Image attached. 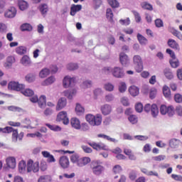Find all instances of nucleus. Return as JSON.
<instances>
[{
    "instance_id": "64",
    "label": "nucleus",
    "mask_w": 182,
    "mask_h": 182,
    "mask_svg": "<svg viewBox=\"0 0 182 182\" xmlns=\"http://www.w3.org/2000/svg\"><path fill=\"white\" fill-rule=\"evenodd\" d=\"M171 178H173L176 181H182L181 175L172 174Z\"/></svg>"
},
{
    "instance_id": "25",
    "label": "nucleus",
    "mask_w": 182,
    "mask_h": 182,
    "mask_svg": "<svg viewBox=\"0 0 182 182\" xmlns=\"http://www.w3.org/2000/svg\"><path fill=\"white\" fill-rule=\"evenodd\" d=\"M49 75H50V70H49V68H43L39 73V76L42 79L48 77Z\"/></svg>"
},
{
    "instance_id": "24",
    "label": "nucleus",
    "mask_w": 182,
    "mask_h": 182,
    "mask_svg": "<svg viewBox=\"0 0 182 182\" xmlns=\"http://www.w3.org/2000/svg\"><path fill=\"white\" fill-rule=\"evenodd\" d=\"M124 153L126 156H128L129 160H136V156L133 154V151L130 149H124Z\"/></svg>"
},
{
    "instance_id": "33",
    "label": "nucleus",
    "mask_w": 182,
    "mask_h": 182,
    "mask_svg": "<svg viewBox=\"0 0 182 182\" xmlns=\"http://www.w3.org/2000/svg\"><path fill=\"white\" fill-rule=\"evenodd\" d=\"M21 92L22 93V95H23L24 96H27L28 97H31V96H33L34 95V92L33 90H32L31 89L27 88V89H23L21 91Z\"/></svg>"
},
{
    "instance_id": "6",
    "label": "nucleus",
    "mask_w": 182,
    "mask_h": 182,
    "mask_svg": "<svg viewBox=\"0 0 182 182\" xmlns=\"http://www.w3.org/2000/svg\"><path fill=\"white\" fill-rule=\"evenodd\" d=\"M9 90H14L15 92H21L25 89V85L20 84L18 82L11 81L8 84Z\"/></svg>"
},
{
    "instance_id": "54",
    "label": "nucleus",
    "mask_w": 182,
    "mask_h": 182,
    "mask_svg": "<svg viewBox=\"0 0 182 182\" xmlns=\"http://www.w3.org/2000/svg\"><path fill=\"white\" fill-rule=\"evenodd\" d=\"M26 82H28L29 83L34 82L35 80V75L33 74H28L26 76Z\"/></svg>"
},
{
    "instance_id": "26",
    "label": "nucleus",
    "mask_w": 182,
    "mask_h": 182,
    "mask_svg": "<svg viewBox=\"0 0 182 182\" xmlns=\"http://www.w3.org/2000/svg\"><path fill=\"white\" fill-rule=\"evenodd\" d=\"M129 92L134 97L137 96L139 93V88L134 85H132L129 88Z\"/></svg>"
},
{
    "instance_id": "41",
    "label": "nucleus",
    "mask_w": 182,
    "mask_h": 182,
    "mask_svg": "<svg viewBox=\"0 0 182 182\" xmlns=\"http://www.w3.org/2000/svg\"><path fill=\"white\" fill-rule=\"evenodd\" d=\"M75 112L77 114L80 115L85 113V108L80 105V104H77L75 107Z\"/></svg>"
},
{
    "instance_id": "34",
    "label": "nucleus",
    "mask_w": 182,
    "mask_h": 182,
    "mask_svg": "<svg viewBox=\"0 0 182 182\" xmlns=\"http://www.w3.org/2000/svg\"><path fill=\"white\" fill-rule=\"evenodd\" d=\"M26 170V162L25 161H21L18 164V171L19 173H25Z\"/></svg>"
},
{
    "instance_id": "10",
    "label": "nucleus",
    "mask_w": 182,
    "mask_h": 182,
    "mask_svg": "<svg viewBox=\"0 0 182 182\" xmlns=\"http://www.w3.org/2000/svg\"><path fill=\"white\" fill-rule=\"evenodd\" d=\"M59 164L62 168H69L70 166V161H69V158L66 156H63L59 159Z\"/></svg>"
},
{
    "instance_id": "4",
    "label": "nucleus",
    "mask_w": 182,
    "mask_h": 182,
    "mask_svg": "<svg viewBox=\"0 0 182 182\" xmlns=\"http://www.w3.org/2000/svg\"><path fill=\"white\" fill-rule=\"evenodd\" d=\"M134 65H135V70L137 73H140L143 72V60L141 59V56L139 55H136L133 57Z\"/></svg>"
},
{
    "instance_id": "32",
    "label": "nucleus",
    "mask_w": 182,
    "mask_h": 182,
    "mask_svg": "<svg viewBox=\"0 0 182 182\" xmlns=\"http://www.w3.org/2000/svg\"><path fill=\"white\" fill-rule=\"evenodd\" d=\"M38 9L42 14V15H45V14H47L49 11V9L48 7V4H42L38 6Z\"/></svg>"
},
{
    "instance_id": "11",
    "label": "nucleus",
    "mask_w": 182,
    "mask_h": 182,
    "mask_svg": "<svg viewBox=\"0 0 182 182\" xmlns=\"http://www.w3.org/2000/svg\"><path fill=\"white\" fill-rule=\"evenodd\" d=\"M75 80H76V78L75 77L65 76L63 80V87L65 88L70 87V86H73V85H75Z\"/></svg>"
},
{
    "instance_id": "27",
    "label": "nucleus",
    "mask_w": 182,
    "mask_h": 182,
    "mask_svg": "<svg viewBox=\"0 0 182 182\" xmlns=\"http://www.w3.org/2000/svg\"><path fill=\"white\" fill-rule=\"evenodd\" d=\"M181 142L178 139H173L169 141V146L172 149H177Z\"/></svg>"
},
{
    "instance_id": "50",
    "label": "nucleus",
    "mask_w": 182,
    "mask_h": 182,
    "mask_svg": "<svg viewBox=\"0 0 182 182\" xmlns=\"http://www.w3.org/2000/svg\"><path fill=\"white\" fill-rule=\"evenodd\" d=\"M79 66L76 63H70L67 65V69L68 70H76Z\"/></svg>"
},
{
    "instance_id": "52",
    "label": "nucleus",
    "mask_w": 182,
    "mask_h": 182,
    "mask_svg": "<svg viewBox=\"0 0 182 182\" xmlns=\"http://www.w3.org/2000/svg\"><path fill=\"white\" fill-rule=\"evenodd\" d=\"M0 133H12V127H6L4 128H0Z\"/></svg>"
},
{
    "instance_id": "63",
    "label": "nucleus",
    "mask_w": 182,
    "mask_h": 182,
    "mask_svg": "<svg viewBox=\"0 0 182 182\" xmlns=\"http://www.w3.org/2000/svg\"><path fill=\"white\" fill-rule=\"evenodd\" d=\"M8 110L10 112H21V108L16 106H9L8 107Z\"/></svg>"
},
{
    "instance_id": "49",
    "label": "nucleus",
    "mask_w": 182,
    "mask_h": 182,
    "mask_svg": "<svg viewBox=\"0 0 182 182\" xmlns=\"http://www.w3.org/2000/svg\"><path fill=\"white\" fill-rule=\"evenodd\" d=\"M106 16L109 21H113V11H112V9H107Z\"/></svg>"
},
{
    "instance_id": "62",
    "label": "nucleus",
    "mask_w": 182,
    "mask_h": 182,
    "mask_svg": "<svg viewBox=\"0 0 182 182\" xmlns=\"http://www.w3.org/2000/svg\"><path fill=\"white\" fill-rule=\"evenodd\" d=\"M166 52L171 56L172 59H176V53H174V51H173L171 49L167 48Z\"/></svg>"
},
{
    "instance_id": "18",
    "label": "nucleus",
    "mask_w": 182,
    "mask_h": 182,
    "mask_svg": "<svg viewBox=\"0 0 182 182\" xmlns=\"http://www.w3.org/2000/svg\"><path fill=\"white\" fill-rule=\"evenodd\" d=\"M6 161L9 168H15V167H16V159L15 157L10 156L6 159Z\"/></svg>"
},
{
    "instance_id": "42",
    "label": "nucleus",
    "mask_w": 182,
    "mask_h": 182,
    "mask_svg": "<svg viewBox=\"0 0 182 182\" xmlns=\"http://www.w3.org/2000/svg\"><path fill=\"white\" fill-rule=\"evenodd\" d=\"M46 126L50 129V130H53V132H60L62 128L58 125H51L50 124H46Z\"/></svg>"
},
{
    "instance_id": "51",
    "label": "nucleus",
    "mask_w": 182,
    "mask_h": 182,
    "mask_svg": "<svg viewBox=\"0 0 182 182\" xmlns=\"http://www.w3.org/2000/svg\"><path fill=\"white\" fill-rule=\"evenodd\" d=\"M135 110L137 113H141V112H143V104H141V102L136 104Z\"/></svg>"
},
{
    "instance_id": "36",
    "label": "nucleus",
    "mask_w": 182,
    "mask_h": 182,
    "mask_svg": "<svg viewBox=\"0 0 182 182\" xmlns=\"http://www.w3.org/2000/svg\"><path fill=\"white\" fill-rule=\"evenodd\" d=\"M18 5L21 11H25L26 9H28V3L23 0L18 1Z\"/></svg>"
},
{
    "instance_id": "17",
    "label": "nucleus",
    "mask_w": 182,
    "mask_h": 182,
    "mask_svg": "<svg viewBox=\"0 0 182 182\" xmlns=\"http://www.w3.org/2000/svg\"><path fill=\"white\" fill-rule=\"evenodd\" d=\"M168 46L171 48V49H174V50H180V46L175 40L169 38L167 42Z\"/></svg>"
},
{
    "instance_id": "7",
    "label": "nucleus",
    "mask_w": 182,
    "mask_h": 182,
    "mask_svg": "<svg viewBox=\"0 0 182 182\" xmlns=\"http://www.w3.org/2000/svg\"><path fill=\"white\" fill-rule=\"evenodd\" d=\"M33 171V173H38L39 171V162L33 163L32 159H29L27 162V172L31 173Z\"/></svg>"
},
{
    "instance_id": "22",
    "label": "nucleus",
    "mask_w": 182,
    "mask_h": 182,
    "mask_svg": "<svg viewBox=\"0 0 182 182\" xmlns=\"http://www.w3.org/2000/svg\"><path fill=\"white\" fill-rule=\"evenodd\" d=\"M162 90L164 96L166 97V99L170 100V99H171V90H170V87H168L167 85H164Z\"/></svg>"
},
{
    "instance_id": "20",
    "label": "nucleus",
    "mask_w": 182,
    "mask_h": 182,
    "mask_svg": "<svg viewBox=\"0 0 182 182\" xmlns=\"http://www.w3.org/2000/svg\"><path fill=\"white\" fill-rule=\"evenodd\" d=\"M70 124L72 127L76 129L77 130H80L81 125H80V120L76 117H73L70 119Z\"/></svg>"
},
{
    "instance_id": "9",
    "label": "nucleus",
    "mask_w": 182,
    "mask_h": 182,
    "mask_svg": "<svg viewBox=\"0 0 182 182\" xmlns=\"http://www.w3.org/2000/svg\"><path fill=\"white\" fill-rule=\"evenodd\" d=\"M112 73L114 77H117L118 79H122V77H124V71L120 67H114L112 70Z\"/></svg>"
},
{
    "instance_id": "38",
    "label": "nucleus",
    "mask_w": 182,
    "mask_h": 182,
    "mask_svg": "<svg viewBox=\"0 0 182 182\" xmlns=\"http://www.w3.org/2000/svg\"><path fill=\"white\" fill-rule=\"evenodd\" d=\"M136 36L141 45H146L147 43V38H146V37H144L143 35L138 33Z\"/></svg>"
},
{
    "instance_id": "39",
    "label": "nucleus",
    "mask_w": 182,
    "mask_h": 182,
    "mask_svg": "<svg viewBox=\"0 0 182 182\" xmlns=\"http://www.w3.org/2000/svg\"><path fill=\"white\" fill-rule=\"evenodd\" d=\"M142 9H146V11H153V6L146 1H144L141 4Z\"/></svg>"
},
{
    "instance_id": "14",
    "label": "nucleus",
    "mask_w": 182,
    "mask_h": 182,
    "mask_svg": "<svg viewBox=\"0 0 182 182\" xmlns=\"http://www.w3.org/2000/svg\"><path fill=\"white\" fill-rule=\"evenodd\" d=\"M119 62L121 65H122V66H126V65H129V63H130V59L129 58V55H127L124 53H120Z\"/></svg>"
},
{
    "instance_id": "46",
    "label": "nucleus",
    "mask_w": 182,
    "mask_h": 182,
    "mask_svg": "<svg viewBox=\"0 0 182 182\" xmlns=\"http://www.w3.org/2000/svg\"><path fill=\"white\" fill-rule=\"evenodd\" d=\"M104 89L107 90V92H113V90H114V85L110 82H108L105 84Z\"/></svg>"
},
{
    "instance_id": "16",
    "label": "nucleus",
    "mask_w": 182,
    "mask_h": 182,
    "mask_svg": "<svg viewBox=\"0 0 182 182\" xmlns=\"http://www.w3.org/2000/svg\"><path fill=\"white\" fill-rule=\"evenodd\" d=\"M12 139L13 140H15V141H18V140H22L23 139V132H21L20 134H18V129H14L12 128Z\"/></svg>"
},
{
    "instance_id": "15",
    "label": "nucleus",
    "mask_w": 182,
    "mask_h": 182,
    "mask_svg": "<svg viewBox=\"0 0 182 182\" xmlns=\"http://www.w3.org/2000/svg\"><path fill=\"white\" fill-rule=\"evenodd\" d=\"M5 18H15L16 16V9L15 7H10L4 13Z\"/></svg>"
},
{
    "instance_id": "21",
    "label": "nucleus",
    "mask_w": 182,
    "mask_h": 182,
    "mask_svg": "<svg viewBox=\"0 0 182 182\" xmlns=\"http://www.w3.org/2000/svg\"><path fill=\"white\" fill-rule=\"evenodd\" d=\"M101 112L104 116H107V114H110L112 113V106L109 105H104L101 107Z\"/></svg>"
},
{
    "instance_id": "56",
    "label": "nucleus",
    "mask_w": 182,
    "mask_h": 182,
    "mask_svg": "<svg viewBox=\"0 0 182 182\" xmlns=\"http://www.w3.org/2000/svg\"><path fill=\"white\" fill-rule=\"evenodd\" d=\"M121 103L123 105V106H129L130 103L129 102V98L126 97H123L121 98Z\"/></svg>"
},
{
    "instance_id": "5",
    "label": "nucleus",
    "mask_w": 182,
    "mask_h": 182,
    "mask_svg": "<svg viewBox=\"0 0 182 182\" xmlns=\"http://www.w3.org/2000/svg\"><path fill=\"white\" fill-rule=\"evenodd\" d=\"M161 114H168L169 117L174 116V107L173 105L166 107L165 105H162L160 107Z\"/></svg>"
},
{
    "instance_id": "57",
    "label": "nucleus",
    "mask_w": 182,
    "mask_h": 182,
    "mask_svg": "<svg viewBox=\"0 0 182 182\" xmlns=\"http://www.w3.org/2000/svg\"><path fill=\"white\" fill-rule=\"evenodd\" d=\"M156 95H157V90L156 88H152L149 92L150 99H154V97H156Z\"/></svg>"
},
{
    "instance_id": "58",
    "label": "nucleus",
    "mask_w": 182,
    "mask_h": 182,
    "mask_svg": "<svg viewBox=\"0 0 182 182\" xmlns=\"http://www.w3.org/2000/svg\"><path fill=\"white\" fill-rule=\"evenodd\" d=\"M174 100L176 103H182V95L181 94H175Z\"/></svg>"
},
{
    "instance_id": "48",
    "label": "nucleus",
    "mask_w": 182,
    "mask_h": 182,
    "mask_svg": "<svg viewBox=\"0 0 182 182\" xmlns=\"http://www.w3.org/2000/svg\"><path fill=\"white\" fill-rule=\"evenodd\" d=\"M128 120L132 123V124H136L137 122L139 121L136 115H129L128 117Z\"/></svg>"
},
{
    "instance_id": "2",
    "label": "nucleus",
    "mask_w": 182,
    "mask_h": 182,
    "mask_svg": "<svg viewBox=\"0 0 182 182\" xmlns=\"http://www.w3.org/2000/svg\"><path fill=\"white\" fill-rule=\"evenodd\" d=\"M85 119L90 126H100L102 124V116L100 114L93 115L92 114H88L85 116Z\"/></svg>"
},
{
    "instance_id": "37",
    "label": "nucleus",
    "mask_w": 182,
    "mask_h": 182,
    "mask_svg": "<svg viewBox=\"0 0 182 182\" xmlns=\"http://www.w3.org/2000/svg\"><path fill=\"white\" fill-rule=\"evenodd\" d=\"M52 181V177L49 175H44L40 176V178L38 180V182H50Z\"/></svg>"
},
{
    "instance_id": "8",
    "label": "nucleus",
    "mask_w": 182,
    "mask_h": 182,
    "mask_svg": "<svg viewBox=\"0 0 182 182\" xmlns=\"http://www.w3.org/2000/svg\"><path fill=\"white\" fill-rule=\"evenodd\" d=\"M56 122H63V124H69V117H68V112L65 111L60 112L57 115Z\"/></svg>"
},
{
    "instance_id": "31",
    "label": "nucleus",
    "mask_w": 182,
    "mask_h": 182,
    "mask_svg": "<svg viewBox=\"0 0 182 182\" xmlns=\"http://www.w3.org/2000/svg\"><path fill=\"white\" fill-rule=\"evenodd\" d=\"M97 137L105 139V140H108V141H111L112 143H116L117 141V140H116V139L112 138V137H110L106 134H99L97 135Z\"/></svg>"
},
{
    "instance_id": "59",
    "label": "nucleus",
    "mask_w": 182,
    "mask_h": 182,
    "mask_svg": "<svg viewBox=\"0 0 182 182\" xmlns=\"http://www.w3.org/2000/svg\"><path fill=\"white\" fill-rule=\"evenodd\" d=\"M122 166L120 165H116L113 168V171L115 174H119V173H122Z\"/></svg>"
},
{
    "instance_id": "12",
    "label": "nucleus",
    "mask_w": 182,
    "mask_h": 182,
    "mask_svg": "<svg viewBox=\"0 0 182 182\" xmlns=\"http://www.w3.org/2000/svg\"><path fill=\"white\" fill-rule=\"evenodd\" d=\"M66 105H68L67 100L65 97L60 98L55 107V110H57V112H59L63 109H65V107H66Z\"/></svg>"
},
{
    "instance_id": "45",
    "label": "nucleus",
    "mask_w": 182,
    "mask_h": 182,
    "mask_svg": "<svg viewBox=\"0 0 182 182\" xmlns=\"http://www.w3.org/2000/svg\"><path fill=\"white\" fill-rule=\"evenodd\" d=\"M21 63L22 65H25L26 66L27 65H31V58L28 55H24L21 60Z\"/></svg>"
},
{
    "instance_id": "29",
    "label": "nucleus",
    "mask_w": 182,
    "mask_h": 182,
    "mask_svg": "<svg viewBox=\"0 0 182 182\" xmlns=\"http://www.w3.org/2000/svg\"><path fill=\"white\" fill-rule=\"evenodd\" d=\"M27 48L26 47L23 46H18L16 48V53H17V55H25L27 52Z\"/></svg>"
},
{
    "instance_id": "30",
    "label": "nucleus",
    "mask_w": 182,
    "mask_h": 182,
    "mask_svg": "<svg viewBox=\"0 0 182 182\" xmlns=\"http://www.w3.org/2000/svg\"><path fill=\"white\" fill-rule=\"evenodd\" d=\"M151 114L153 117H157L159 114V107H157V105L154 104L151 105Z\"/></svg>"
},
{
    "instance_id": "60",
    "label": "nucleus",
    "mask_w": 182,
    "mask_h": 182,
    "mask_svg": "<svg viewBox=\"0 0 182 182\" xmlns=\"http://www.w3.org/2000/svg\"><path fill=\"white\" fill-rule=\"evenodd\" d=\"M119 23H121V25L127 26L128 25H130V18H127L126 19H121L119 20Z\"/></svg>"
},
{
    "instance_id": "47",
    "label": "nucleus",
    "mask_w": 182,
    "mask_h": 182,
    "mask_svg": "<svg viewBox=\"0 0 182 182\" xmlns=\"http://www.w3.org/2000/svg\"><path fill=\"white\" fill-rule=\"evenodd\" d=\"M169 63L171 68H178V66H180V62H178V60H176V59L170 60Z\"/></svg>"
},
{
    "instance_id": "3",
    "label": "nucleus",
    "mask_w": 182,
    "mask_h": 182,
    "mask_svg": "<svg viewBox=\"0 0 182 182\" xmlns=\"http://www.w3.org/2000/svg\"><path fill=\"white\" fill-rule=\"evenodd\" d=\"M90 168L95 176H100L105 171V167L102 166V162L100 161H92L90 163Z\"/></svg>"
},
{
    "instance_id": "13",
    "label": "nucleus",
    "mask_w": 182,
    "mask_h": 182,
    "mask_svg": "<svg viewBox=\"0 0 182 182\" xmlns=\"http://www.w3.org/2000/svg\"><path fill=\"white\" fill-rule=\"evenodd\" d=\"M88 144L92 147L94 150H107L106 145L102 142H88Z\"/></svg>"
},
{
    "instance_id": "55",
    "label": "nucleus",
    "mask_w": 182,
    "mask_h": 182,
    "mask_svg": "<svg viewBox=\"0 0 182 182\" xmlns=\"http://www.w3.org/2000/svg\"><path fill=\"white\" fill-rule=\"evenodd\" d=\"M65 95L68 99H72V97H73V95H76V90H73L72 92L65 91Z\"/></svg>"
},
{
    "instance_id": "35",
    "label": "nucleus",
    "mask_w": 182,
    "mask_h": 182,
    "mask_svg": "<svg viewBox=\"0 0 182 182\" xmlns=\"http://www.w3.org/2000/svg\"><path fill=\"white\" fill-rule=\"evenodd\" d=\"M38 103L39 107H43V106H46V97L45 95H41L40 98H38Z\"/></svg>"
},
{
    "instance_id": "23",
    "label": "nucleus",
    "mask_w": 182,
    "mask_h": 182,
    "mask_svg": "<svg viewBox=\"0 0 182 182\" xmlns=\"http://www.w3.org/2000/svg\"><path fill=\"white\" fill-rule=\"evenodd\" d=\"M164 75L168 80H171V79H174V75L170 68H166L164 70Z\"/></svg>"
},
{
    "instance_id": "43",
    "label": "nucleus",
    "mask_w": 182,
    "mask_h": 182,
    "mask_svg": "<svg viewBox=\"0 0 182 182\" xmlns=\"http://www.w3.org/2000/svg\"><path fill=\"white\" fill-rule=\"evenodd\" d=\"M21 30L23 32H25L26 31L29 32V31H32V26H31V24H29L28 23H23L21 26Z\"/></svg>"
},
{
    "instance_id": "53",
    "label": "nucleus",
    "mask_w": 182,
    "mask_h": 182,
    "mask_svg": "<svg viewBox=\"0 0 182 182\" xmlns=\"http://www.w3.org/2000/svg\"><path fill=\"white\" fill-rule=\"evenodd\" d=\"M155 26H156V28H163L164 26L163 20L160 18H156L155 20Z\"/></svg>"
},
{
    "instance_id": "40",
    "label": "nucleus",
    "mask_w": 182,
    "mask_h": 182,
    "mask_svg": "<svg viewBox=\"0 0 182 182\" xmlns=\"http://www.w3.org/2000/svg\"><path fill=\"white\" fill-rule=\"evenodd\" d=\"M109 5L111 6V8H119L120 6V3L117 0H107Z\"/></svg>"
},
{
    "instance_id": "44",
    "label": "nucleus",
    "mask_w": 182,
    "mask_h": 182,
    "mask_svg": "<svg viewBox=\"0 0 182 182\" xmlns=\"http://www.w3.org/2000/svg\"><path fill=\"white\" fill-rule=\"evenodd\" d=\"M127 90V85H126V82H121L119 85V92L120 93H124L126 90Z\"/></svg>"
},
{
    "instance_id": "28",
    "label": "nucleus",
    "mask_w": 182,
    "mask_h": 182,
    "mask_svg": "<svg viewBox=\"0 0 182 182\" xmlns=\"http://www.w3.org/2000/svg\"><path fill=\"white\" fill-rule=\"evenodd\" d=\"M55 80H56L55 77L50 76L48 78H47L46 80H45L41 83V85H42V86H49V85H52V83H53L55 82Z\"/></svg>"
},
{
    "instance_id": "1",
    "label": "nucleus",
    "mask_w": 182,
    "mask_h": 182,
    "mask_svg": "<svg viewBox=\"0 0 182 182\" xmlns=\"http://www.w3.org/2000/svg\"><path fill=\"white\" fill-rule=\"evenodd\" d=\"M70 161L73 164H76L77 167H85V166H87L90 161H92V159L90 157L88 156H84L80 158L79 155L77 154H73L70 156Z\"/></svg>"
},
{
    "instance_id": "19",
    "label": "nucleus",
    "mask_w": 182,
    "mask_h": 182,
    "mask_svg": "<svg viewBox=\"0 0 182 182\" xmlns=\"http://www.w3.org/2000/svg\"><path fill=\"white\" fill-rule=\"evenodd\" d=\"M81 10H82V5L73 4L70 7V15H71V16H75V15H76V13L79 12V11H81Z\"/></svg>"
},
{
    "instance_id": "61",
    "label": "nucleus",
    "mask_w": 182,
    "mask_h": 182,
    "mask_svg": "<svg viewBox=\"0 0 182 182\" xmlns=\"http://www.w3.org/2000/svg\"><path fill=\"white\" fill-rule=\"evenodd\" d=\"M133 14L134 15L136 22H137V23L141 22V16H140V14H139V12H137V11H134Z\"/></svg>"
}]
</instances>
